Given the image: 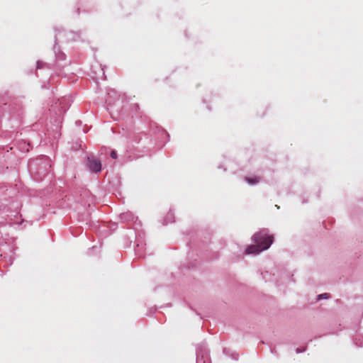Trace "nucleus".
I'll return each instance as SVG.
<instances>
[{"mask_svg": "<svg viewBox=\"0 0 363 363\" xmlns=\"http://www.w3.org/2000/svg\"><path fill=\"white\" fill-rule=\"evenodd\" d=\"M88 167L91 172H99L101 170V161L94 157H88Z\"/></svg>", "mask_w": 363, "mask_h": 363, "instance_id": "2", "label": "nucleus"}, {"mask_svg": "<svg viewBox=\"0 0 363 363\" xmlns=\"http://www.w3.org/2000/svg\"><path fill=\"white\" fill-rule=\"evenodd\" d=\"M252 240L255 243L260 246V247H264L267 245L269 248L274 241V237L269 234L267 230L263 229L255 233Z\"/></svg>", "mask_w": 363, "mask_h": 363, "instance_id": "1", "label": "nucleus"}, {"mask_svg": "<svg viewBox=\"0 0 363 363\" xmlns=\"http://www.w3.org/2000/svg\"><path fill=\"white\" fill-rule=\"evenodd\" d=\"M245 181L250 184H255L259 182V178L257 177L254 178L246 177Z\"/></svg>", "mask_w": 363, "mask_h": 363, "instance_id": "4", "label": "nucleus"}, {"mask_svg": "<svg viewBox=\"0 0 363 363\" xmlns=\"http://www.w3.org/2000/svg\"><path fill=\"white\" fill-rule=\"evenodd\" d=\"M111 157L113 158V159H116L117 158V153L115 150H112L111 152Z\"/></svg>", "mask_w": 363, "mask_h": 363, "instance_id": "5", "label": "nucleus"}, {"mask_svg": "<svg viewBox=\"0 0 363 363\" xmlns=\"http://www.w3.org/2000/svg\"><path fill=\"white\" fill-rule=\"evenodd\" d=\"M329 296H328V294H326V293L325 294H322L318 296V299H321V298H327Z\"/></svg>", "mask_w": 363, "mask_h": 363, "instance_id": "6", "label": "nucleus"}, {"mask_svg": "<svg viewBox=\"0 0 363 363\" xmlns=\"http://www.w3.org/2000/svg\"><path fill=\"white\" fill-rule=\"evenodd\" d=\"M268 246L265 245L264 247H260L257 244L255 243V245H251L247 246L245 254L246 255H251V254H259V252H262L263 250H267Z\"/></svg>", "mask_w": 363, "mask_h": 363, "instance_id": "3", "label": "nucleus"}, {"mask_svg": "<svg viewBox=\"0 0 363 363\" xmlns=\"http://www.w3.org/2000/svg\"><path fill=\"white\" fill-rule=\"evenodd\" d=\"M296 352H297L298 353H299V352H302V350H299V349H297V350H296Z\"/></svg>", "mask_w": 363, "mask_h": 363, "instance_id": "7", "label": "nucleus"}]
</instances>
